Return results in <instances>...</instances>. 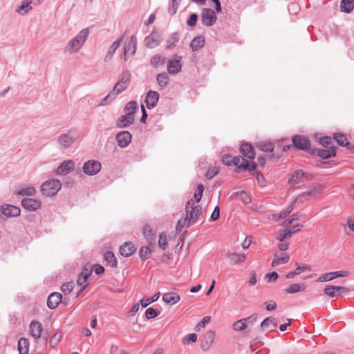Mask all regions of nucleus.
I'll list each match as a JSON object with an SVG mask.
<instances>
[{
  "mask_svg": "<svg viewBox=\"0 0 354 354\" xmlns=\"http://www.w3.org/2000/svg\"><path fill=\"white\" fill-rule=\"evenodd\" d=\"M324 189V186L318 185L312 187L309 191L302 193L286 209L281 211L279 214H272V219L275 221H277L281 218H285L294 209L293 205L297 203L298 200H300L301 202L304 200L308 201L312 198L316 197L317 196L322 194Z\"/></svg>",
  "mask_w": 354,
  "mask_h": 354,
  "instance_id": "obj_1",
  "label": "nucleus"
},
{
  "mask_svg": "<svg viewBox=\"0 0 354 354\" xmlns=\"http://www.w3.org/2000/svg\"><path fill=\"white\" fill-rule=\"evenodd\" d=\"M88 33V28H84L75 38L69 41L67 48L70 53L77 52L81 48L87 39Z\"/></svg>",
  "mask_w": 354,
  "mask_h": 354,
  "instance_id": "obj_2",
  "label": "nucleus"
},
{
  "mask_svg": "<svg viewBox=\"0 0 354 354\" xmlns=\"http://www.w3.org/2000/svg\"><path fill=\"white\" fill-rule=\"evenodd\" d=\"M131 75L129 71H123L121 77L115 84L113 90L104 100H106L110 97H115L122 91H124L129 85Z\"/></svg>",
  "mask_w": 354,
  "mask_h": 354,
  "instance_id": "obj_3",
  "label": "nucleus"
},
{
  "mask_svg": "<svg viewBox=\"0 0 354 354\" xmlns=\"http://www.w3.org/2000/svg\"><path fill=\"white\" fill-rule=\"evenodd\" d=\"M62 187V183L59 180L50 179L45 181L41 186V192L43 195L52 197L57 194Z\"/></svg>",
  "mask_w": 354,
  "mask_h": 354,
  "instance_id": "obj_4",
  "label": "nucleus"
},
{
  "mask_svg": "<svg viewBox=\"0 0 354 354\" xmlns=\"http://www.w3.org/2000/svg\"><path fill=\"white\" fill-rule=\"evenodd\" d=\"M186 216L189 221L195 223L202 214V207L197 203H195L193 199L187 202L185 206Z\"/></svg>",
  "mask_w": 354,
  "mask_h": 354,
  "instance_id": "obj_5",
  "label": "nucleus"
},
{
  "mask_svg": "<svg viewBox=\"0 0 354 354\" xmlns=\"http://www.w3.org/2000/svg\"><path fill=\"white\" fill-rule=\"evenodd\" d=\"M257 314H253L246 318L239 319L233 324L232 328L236 332H243L257 322Z\"/></svg>",
  "mask_w": 354,
  "mask_h": 354,
  "instance_id": "obj_6",
  "label": "nucleus"
},
{
  "mask_svg": "<svg viewBox=\"0 0 354 354\" xmlns=\"http://www.w3.org/2000/svg\"><path fill=\"white\" fill-rule=\"evenodd\" d=\"M349 292L346 287L327 285L324 290V293L330 297H337L342 294Z\"/></svg>",
  "mask_w": 354,
  "mask_h": 354,
  "instance_id": "obj_7",
  "label": "nucleus"
},
{
  "mask_svg": "<svg viewBox=\"0 0 354 354\" xmlns=\"http://www.w3.org/2000/svg\"><path fill=\"white\" fill-rule=\"evenodd\" d=\"M233 165L237 167L239 169L244 170L252 171L256 168V164L253 161H248L244 158L235 156L232 158Z\"/></svg>",
  "mask_w": 354,
  "mask_h": 354,
  "instance_id": "obj_8",
  "label": "nucleus"
},
{
  "mask_svg": "<svg viewBox=\"0 0 354 354\" xmlns=\"http://www.w3.org/2000/svg\"><path fill=\"white\" fill-rule=\"evenodd\" d=\"M181 56L174 55L171 59L167 61V71L169 74H176L181 71Z\"/></svg>",
  "mask_w": 354,
  "mask_h": 354,
  "instance_id": "obj_9",
  "label": "nucleus"
},
{
  "mask_svg": "<svg viewBox=\"0 0 354 354\" xmlns=\"http://www.w3.org/2000/svg\"><path fill=\"white\" fill-rule=\"evenodd\" d=\"M75 162L72 160L63 161L55 170V174L58 176H66L75 169Z\"/></svg>",
  "mask_w": 354,
  "mask_h": 354,
  "instance_id": "obj_10",
  "label": "nucleus"
},
{
  "mask_svg": "<svg viewBox=\"0 0 354 354\" xmlns=\"http://www.w3.org/2000/svg\"><path fill=\"white\" fill-rule=\"evenodd\" d=\"M101 169V164L97 160H90L86 162L83 166V171L88 175H95Z\"/></svg>",
  "mask_w": 354,
  "mask_h": 354,
  "instance_id": "obj_11",
  "label": "nucleus"
},
{
  "mask_svg": "<svg viewBox=\"0 0 354 354\" xmlns=\"http://www.w3.org/2000/svg\"><path fill=\"white\" fill-rule=\"evenodd\" d=\"M21 205L28 211L35 212L41 208V203L37 198H26L21 201Z\"/></svg>",
  "mask_w": 354,
  "mask_h": 354,
  "instance_id": "obj_12",
  "label": "nucleus"
},
{
  "mask_svg": "<svg viewBox=\"0 0 354 354\" xmlns=\"http://www.w3.org/2000/svg\"><path fill=\"white\" fill-rule=\"evenodd\" d=\"M348 275L346 270L330 272L321 274L317 279L318 282H325L331 281L337 277H344Z\"/></svg>",
  "mask_w": 354,
  "mask_h": 354,
  "instance_id": "obj_13",
  "label": "nucleus"
},
{
  "mask_svg": "<svg viewBox=\"0 0 354 354\" xmlns=\"http://www.w3.org/2000/svg\"><path fill=\"white\" fill-rule=\"evenodd\" d=\"M137 39L136 36H131L128 44L124 46V59L127 61L129 56H132L136 51Z\"/></svg>",
  "mask_w": 354,
  "mask_h": 354,
  "instance_id": "obj_14",
  "label": "nucleus"
},
{
  "mask_svg": "<svg viewBox=\"0 0 354 354\" xmlns=\"http://www.w3.org/2000/svg\"><path fill=\"white\" fill-rule=\"evenodd\" d=\"M202 21L207 26H212L216 21L214 11L211 9H203L202 12Z\"/></svg>",
  "mask_w": 354,
  "mask_h": 354,
  "instance_id": "obj_15",
  "label": "nucleus"
},
{
  "mask_svg": "<svg viewBox=\"0 0 354 354\" xmlns=\"http://www.w3.org/2000/svg\"><path fill=\"white\" fill-rule=\"evenodd\" d=\"M30 335L37 342L41 337L42 331V324L37 321L33 320L30 322Z\"/></svg>",
  "mask_w": 354,
  "mask_h": 354,
  "instance_id": "obj_16",
  "label": "nucleus"
},
{
  "mask_svg": "<svg viewBox=\"0 0 354 354\" xmlns=\"http://www.w3.org/2000/svg\"><path fill=\"white\" fill-rule=\"evenodd\" d=\"M214 333L212 330L206 332L201 340V347L203 351H207L214 341Z\"/></svg>",
  "mask_w": 354,
  "mask_h": 354,
  "instance_id": "obj_17",
  "label": "nucleus"
},
{
  "mask_svg": "<svg viewBox=\"0 0 354 354\" xmlns=\"http://www.w3.org/2000/svg\"><path fill=\"white\" fill-rule=\"evenodd\" d=\"M91 266L86 267L85 266L82 272L78 276V278L77 279V283L82 286L83 288H85L87 286V280L88 278L91 274Z\"/></svg>",
  "mask_w": 354,
  "mask_h": 354,
  "instance_id": "obj_18",
  "label": "nucleus"
},
{
  "mask_svg": "<svg viewBox=\"0 0 354 354\" xmlns=\"http://www.w3.org/2000/svg\"><path fill=\"white\" fill-rule=\"evenodd\" d=\"M116 140L120 147H126L129 145L131 140V135L129 131H121L116 136Z\"/></svg>",
  "mask_w": 354,
  "mask_h": 354,
  "instance_id": "obj_19",
  "label": "nucleus"
},
{
  "mask_svg": "<svg viewBox=\"0 0 354 354\" xmlns=\"http://www.w3.org/2000/svg\"><path fill=\"white\" fill-rule=\"evenodd\" d=\"M159 100V94L156 91H149L145 97L146 106L148 109L153 108Z\"/></svg>",
  "mask_w": 354,
  "mask_h": 354,
  "instance_id": "obj_20",
  "label": "nucleus"
},
{
  "mask_svg": "<svg viewBox=\"0 0 354 354\" xmlns=\"http://www.w3.org/2000/svg\"><path fill=\"white\" fill-rule=\"evenodd\" d=\"M1 211L6 216H18L21 213L19 207L11 205H2Z\"/></svg>",
  "mask_w": 354,
  "mask_h": 354,
  "instance_id": "obj_21",
  "label": "nucleus"
},
{
  "mask_svg": "<svg viewBox=\"0 0 354 354\" xmlns=\"http://www.w3.org/2000/svg\"><path fill=\"white\" fill-rule=\"evenodd\" d=\"M136 250L135 245L131 242H126L120 248V253L122 256L129 257Z\"/></svg>",
  "mask_w": 354,
  "mask_h": 354,
  "instance_id": "obj_22",
  "label": "nucleus"
},
{
  "mask_svg": "<svg viewBox=\"0 0 354 354\" xmlns=\"http://www.w3.org/2000/svg\"><path fill=\"white\" fill-rule=\"evenodd\" d=\"M294 146L299 149H307L310 147L309 141L301 136H295L292 138Z\"/></svg>",
  "mask_w": 354,
  "mask_h": 354,
  "instance_id": "obj_23",
  "label": "nucleus"
},
{
  "mask_svg": "<svg viewBox=\"0 0 354 354\" xmlns=\"http://www.w3.org/2000/svg\"><path fill=\"white\" fill-rule=\"evenodd\" d=\"M62 296L59 292L51 293L48 298L47 305L50 309H55L62 301Z\"/></svg>",
  "mask_w": 354,
  "mask_h": 354,
  "instance_id": "obj_24",
  "label": "nucleus"
},
{
  "mask_svg": "<svg viewBox=\"0 0 354 354\" xmlns=\"http://www.w3.org/2000/svg\"><path fill=\"white\" fill-rule=\"evenodd\" d=\"M290 259L289 255L286 252L276 253L274 255V259L272 262V266H277L281 264H285L288 262Z\"/></svg>",
  "mask_w": 354,
  "mask_h": 354,
  "instance_id": "obj_25",
  "label": "nucleus"
},
{
  "mask_svg": "<svg viewBox=\"0 0 354 354\" xmlns=\"http://www.w3.org/2000/svg\"><path fill=\"white\" fill-rule=\"evenodd\" d=\"M73 140V136L71 133H68L60 136L58 140V142L62 149H66L72 145Z\"/></svg>",
  "mask_w": 354,
  "mask_h": 354,
  "instance_id": "obj_26",
  "label": "nucleus"
},
{
  "mask_svg": "<svg viewBox=\"0 0 354 354\" xmlns=\"http://www.w3.org/2000/svg\"><path fill=\"white\" fill-rule=\"evenodd\" d=\"M277 326L276 319L273 317H267L261 324V328L263 331L272 330Z\"/></svg>",
  "mask_w": 354,
  "mask_h": 354,
  "instance_id": "obj_27",
  "label": "nucleus"
},
{
  "mask_svg": "<svg viewBox=\"0 0 354 354\" xmlns=\"http://www.w3.org/2000/svg\"><path fill=\"white\" fill-rule=\"evenodd\" d=\"M180 297L176 292H167L163 294L162 300L167 304L174 305L180 301Z\"/></svg>",
  "mask_w": 354,
  "mask_h": 354,
  "instance_id": "obj_28",
  "label": "nucleus"
},
{
  "mask_svg": "<svg viewBox=\"0 0 354 354\" xmlns=\"http://www.w3.org/2000/svg\"><path fill=\"white\" fill-rule=\"evenodd\" d=\"M134 121L133 117L130 113L120 116L117 122V125L120 128L126 127L131 124Z\"/></svg>",
  "mask_w": 354,
  "mask_h": 354,
  "instance_id": "obj_29",
  "label": "nucleus"
},
{
  "mask_svg": "<svg viewBox=\"0 0 354 354\" xmlns=\"http://www.w3.org/2000/svg\"><path fill=\"white\" fill-rule=\"evenodd\" d=\"M228 259L232 264L236 265L245 262L247 257L244 254L233 252L228 255Z\"/></svg>",
  "mask_w": 354,
  "mask_h": 354,
  "instance_id": "obj_30",
  "label": "nucleus"
},
{
  "mask_svg": "<svg viewBox=\"0 0 354 354\" xmlns=\"http://www.w3.org/2000/svg\"><path fill=\"white\" fill-rule=\"evenodd\" d=\"M241 153L245 157L250 160L254 158V152L252 146L248 143H244L241 147Z\"/></svg>",
  "mask_w": 354,
  "mask_h": 354,
  "instance_id": "obj_31",
  "label": "nucleus"
},
{
  "mask_svg": "<svg viewBox=\"0 0 354 354\" xmlns=\"http://www.w3.org/2000/svg\"><path fill=\"white\" fill-rule=\"evenodd\" d=\"M30 342L27 338L22 337L18 342L19 354H28Z\"/></svg>",
  "mask_w": 354,
  "mask_h": 354,
  "instance_id": "obj_32",
  "label": "nucleus"
},
{
  "mask_svg": "<svg viewBox=\"0 0 354 354\" xmlns=\"http://www.w3.org/2000/svg\"><path fill=\"white\" fill-rule=\"evenodd\" d=\"M122 39L119 38L116 41H115L113 44L110 46L106 55L104 57V60L106 62L110 60L113 56V55L115 53V50L119 48L120 43L122 41Z\"/></svg>",
  "mask_w": 354,
  "mask_h": 354,
  "instance_id": "obj_33",
  "label": "nucleus"
},
{
  "mask_svg": "<svg viewBox=\"0 0 354 354\" xmlns=\"http://www.w3.org/2000/svg\"><path fill=\"white\" fill-rule=\"evenodd\" d=\"M354 8V0H342L340 10L342 12L349 13Z\"/></svg>",
  "mask_w": 354,
  "mask_h": 354,
  "instance_id": "obj_34",
  "label": "nucleus"
},
{
  "mask_svg": "<svg viewBox=\"0 0 354 354\" xmlns=\"http://www.w3.org/2000/svg\"><path fill=\"white\" fill-rule=\"evenodd\" d=\"M104 259L107 265L111 268L117 267V259L112 252H106L104 254Z\"/></svg>",
  "mask_w": 354,
  "mask_h": 354,
  "instance_id": "obj_35",
  "label": "nucleus"
},
{
  "mask_svg": "<svg viewBox=\"0 0 354 354\" xmlns=\"http://www.w3.org/2000/svg\"><path fill=\"white\" fill-rule=\"evenodd\" d=\"M336 150L335 147H329L325 149H320L318 151V155L324 159H327L330 157L335 156Z\"/></svg>",
  "mask_w": 354,
  "mask_h": 354,
  "instance_id": "obj_36",
  "label": "nucleus"
},
{
  "mask_svg": "<svg viewBox=\"0 0 354 354\" xmlns=\"http://www.w3.org/2000/svg\"><path fill=\"white\" fill-rule=\"evenodd\" d=\"M205 44V38L202 36L195 37L191 42L190 46L193 50L201 48Z\"/></svg>",
  "mask_w": 354,
  "mask_h": 354,
  "instance_id": "obj_37",
  "label": "nucleus"
},
{
  "mask_svg": "<svg viewBox=\"0 0 354 354\" xmlns=\"http://www.w3.org/2000/svg\"><path fill=\"white\" fill-rule=\"evenodd\" d=\"M303 176H304V173L301 171H300V170L295 171L292 174V175L288 182L290 185H292V186H295L301 180Z\"/></svg>",
  "mask_w": 354,
  "mask_h": 354,
  "instance_id": "obj_38",
  "label": "nucleus"
},
{
  "mask_svg": "<svg viewBox=\"0 0 354 354\" xmlns=\"http://www.w3.org/2000/svg\"><path fill=\"white\" fill-rule=\"evenodd\" d=\"M291 236V232L288 229L279 230L274 234V237L280 242L283 241L286 239L290 238Z\"/></svg>",
  "mask_w": 354,
  "mask_h": 354,
  "instance_id": "obj_39",
  "label": "nucleus"
},
{
  "mask_svg": "<svg viewBox=\"0 0 354 354\" xmlns=\"http://www.w3.org/2000/svg\"><path fill=\"white\" fill-rule=\"evenodd\" d=\"M305 290V286H301L299 283H294L290 285L288 288L285 289L284 292L287 294H293L299 291H304Z\"/></svg>",
  "mask_w": 354,
  "mask_h": 354,
  "instance_id": "obj_40",
  "label": "nucleus"
},
{
  "mask_svg": "<svg viewBox=\"0 0 354 354\" xmlns=\"http://www.w3.org/2000/svg\"><path fill=\"white\" fill-rule=\"evenodd\" d=\"M150 63L154 68H158L164 65L165 59L160 55H155L151 58Z\"/></svg>",
  "mask_w": 354,
  "mask_h": 354,
  "instance_id": "obj_41",
  "label": "nucleus"
},
{
  "mask_svg": "<svg viewBox=\"0 0 354 354\" xmlns=\"http://www.w3.org/2000/svg\"><path fill=\"white\" fill-rule=\"evenodd\" d=\"M138 109L137 103L135 101L129 102L124 107V112L127 114L130 113L135 118V113Z\"/></svg>",
  "mask_w": 354,
  "mask_h": 354,
  "instance_id": "obj_42",
  "label": "nucleus"
},
{
  "mask_svg": "<svg viewBox=\"0 0 354 354\" xmlns=\"http://www.w3.org/2000/svg\"><path fill=\"white\" fill-rule=\"evenodd\" d=\"M194 223L189 221V218L185 216V218H180L177 223L176 230L180 232L184 227H188Z\"/></svg>",
  "mask_w": 354,
  "mask_h": 354,
  "instance_id": "obj_43",
  "label": "nucleus"
},
{
  "mask_svg": "<svg viewBox=\"0 0 354 354\" xmlns=\"http://www.w3.org/2000/svg\"><path fill=\"white\" fill-rule=\"evenodd\" d=\"M62 339V334L60 332H57L55 333L53 337L50 338L49 344L51 347H56Z\"/></svg>",
  "mask_w": 354,
  "mask_h": 354,
  "instance_id": "obj_44",
  "label": "nucleus"
},
{
  "mask_svg": "<svg viewBox=\"0 0 354 354\" xmlns=\"http://www.w3.org/2000/svg\"><path fill=\"white\" fill-rule=\"evenodd\" d=\"M32 3V0H26L21 2V6L17 10V12L21 13V11H24V13H27L29 10L32 9L30 4Z\"/></svg>",
  "mask_w": 354,
  "mask_h": 354,
  "instance_id": "obj_45",
  "label": "nucleus"
},
{
  "mask_svg": "<svg viewBox=\"0 0 354 354\" xmlns=\"http://www.w3.org/2000/svg\"><path fill=\"white\" fill-rule=\"evenodd\" d=\"M159 86L162 88L167 86L169 82V77L166 73H160L156 77Z\"/></svg>",
  "mask_w": 354,
  "mask_h": 354,
  "instance_id": "obj_46",
  "label": "nucleus"
},
{
  "mask_svg": "<svg viewBox=\"0 0 354 354\" xmlns=\"http://www.w3.org/2000/svg\"><path fill=\"white\" fill-rule=\"evenodd\" d=\"M203 185L200 184L197 186V187L194 192V201L195 202V203L198 204L201 201L202 196H203Z\"/></svg>",
  "mask_w": 354,
  "mask_h": 354,
  "instance_id": "obj_47",
  "label": "nucleus"
},
{
  "mask_svg": "<svg viewBox=\"0 0 354 354\" xmlns=\"http://www.w3.org/2000/svg\"><path fill=\"white\" fill-rule=\"evenodd\" d=\"M197 340V335L195 333H189L185 335L182 339V344L184 345L190 344L196 342Z\"/></svg>",
  "mask_w": 354,
  "mask_h": 354,
  "instance_id": "obj_48",
  "label": "nucleus"
},
{
  "mask_svg": "<svg viewBox=\"0 0 354 354\" xmlns=\"http://www.w3.org/2000/svg\"><path fill=\"white\" fill-rule=\"evenodd\" d=\"M36 193V189L34 187H27L21 189L19 192V195L21 196H33Z\"/></svg>",
  "mask_w": 354,
  "mask_h": 354,
  "instance_id": "obj_49",
  "label": "nucleus"
},
{
  "mask_svg": "<svg viewBox=\"0 0 354 354\" xmlns=\"http://www.w3.org/2000/svg\"><path fill=\"white\" fill-rule=\"evenodd\" d=\"M152 250L147 246H143L140 249V257L142 260H146L149 257Z\"/></svg>",
  "mask_w": 354,
  "mask_h": 354,
  "instance_id": "obj_50",
  "label": "nucleus"
},
{
  "mask_svg": "<svg viewBox=\"0 0 354 354\" xmlns=\"http://www.w3.org/2000/svg\"><path fill=\"white\" fill-rule=\"evenodd\" d=\"M160 314V311L153 308H149L145 311V316L147 319H150L157 317Z\"/></svg>",
  "mask_w": 354,
  "mask_h": 354,
  "instance_id": "obj_51",
  "label": "nucleus"
},
{
  "mask_svg": "<svg viewBox=\"0 0 354 354\" xmlns=\"http://www.w3.org/2000/svg\"><path fill=\"white\" fill-rule=\"evenodd\" d=\"M73 288H74V283L73 281L66 282V283H63V285L62 286V290L64 294L68 295L71 293V292L72 291Z\"/></svg>",
  "mask_w": 354,
  "mask_h": 354,
  "instance_id": "obj_52",
  "label": "nucleus"
},
{
  "mask_svg": "<svg viewBox=\"0 0 354 354\" xmlns=\"http://www.w3.org/2000/svg\"><path fill=\"white\" fill-rule=\"evenodd\" d=\"M334 138L340 145L346 146L348 145L347 138L346 137V136L343 134H335Z\"/></svg>",
  "mask_w": 354,
  "mask_h": 354,
  "instance_id": "obj_53",
  "label": "nucleus"
},
{
  "mask_svg": "<svg viewBox=\"0 0 354 354\" xmlns=\"http://www.w3.org/2000/svg\"><path fill=\"white\" fill-rule=\"evenodd\" d=\"M146 45L149 48H154L158 45V41L154 39L153 35L148 36L145 39Z\"/></svg>",
  "mask_w": 354,
  "mask_h": 354,
  "instance_id": "obj_54",
  "label": "nucleus"
},
{
  "mask_svg": "<svg viewBox=\"0 0 354 354\" xmlns=\"http://www.w3.org/2000/svg\"><path fill=\"white\" fill-rule=\"evenodd\" d=\"M295 270L297 271V274L299 275L304 272L311 271L312 268L310 266L307 264L299 266L298 263H297V268Z\"/></svg>",
  "mask_w": 354,
  "mask_h": 354,
  "instance_id": "obj_55",
  "label": "nucleus"
},
{
  "mask_svg": "<svg viewBox=\"0 0 354 354\" xmlns=\"http://www.w3.org/2000/svg\"><path fill=\"white\" fill-rule=\"evenodd\" d=\"M210 320V316L204 317L202 320L196 325V330H199L201 328H205V326L209 323Z\"/></svg>",
  "mask_w": 354,
  "mask_h": 354,
  "instance_id": "obj_56",
  "label": "nucleus"
},
{
  "mask_svg": "<svg viewBox=\"0 0 354 354\" xmlns=\"http://www.w3.org/2000/svg\"><path fill=\"white\" fill-rule=\"evenodd\" d=\"M158 245L162 250H165L167 245V236L165 234H161L159 236Z\"/></svg>",
  "mask_w": 354,
  "mask_h": 354,
  "instance_id": "obj_57",
  "label": "nucleus"
},
{
  "mask_svg": "<svg viewBox=\"0 0 354 354\" xmlns=\"http://www.w3.org/2000/svg\"><path fill=\"white\" fill-rule=\"evenodd\" d=\"M331 142L332 139L329 136L323 137L319 139V143L326 148L330 147V145L331 144Z\"/></svg>",
  "mask_w": 354,
  "mask_h": 354,
  "instance_id": "obj_58",
  "label": "nucleus"
},
{
  "mask_svg": "<svg viewBox=\"0 0 354 354\" xmlns=\"http://www.w3.org/2000/svg\"><path fill=\"white\" fill-rule=\"evenodd\" d=\"M259 148L263 151H272L273 150V146L270 142L260 143Z\"/></svg>",
  "mask_w": 354,
  "mask_h": 354,
  "instance_id": "obj_59",
  "label": "nucleus"
},
{
  "mask_svg": "<svg viewBox=\"0 0 354 354\" xmlns=\"http://www.w3.org/2000/svg\"><path fill=\"white\" fill-rule=\"evenodd\" d=\"M218 171V169L217 167H214L212 168H209L206 173V177L208 179H212L213 177H214Z\"/></svg>",
  "mask_w": 354,
  "mask_h": 354,
  "instance_id": "obj_60",
  "label": "nucleus"
},
{
  "mask_svg": "<svg viewBox=\"0 0 354 354\" xmlns=\"http://www.w3.org/2000/svg\"><path fill=\"white\" fill-rule=\"evenodd\" d=\"M198 16L196 14H192L187 21V24L189 26H194L196 24Z\"/></svg>",
  "mask_w": 354,
  "mask_h": 354,
  "instance_id": "obj_61",
  "label": "nucleus"
},
{
  "mask_svg": "<svg viewBox=\"0 0 354 354\" xmlns=\"http://www.w3.org/2000/svg\"><path fill=\"white\" fill-rule=\"evenodd\" d=\"M219 216H220V208L218 206H216L213 212L212 213L211 220L213 221H216L219 218Z\"/></svg>",
  "mask_w": 354,
  "mask_h": 354,
  "instance_id": "obj_62",
  "label": "nucleus"
},
{
  "mask_svg": "<svg viewBox=\"0 0 354 354\" xmlns=\"http://www.w3.org/2000/svg\"><path fill=\"white\" fill-rule=\"evenodd\" d=\"M265 305L267 310H273L277 307L276 303L272 300L266 301Z\"/></svg>",
  "mask_w": 354,
  "mask_h": 354,
  "instance_id": "obj_63",
  "label": "nucleus"
},
{
  "mask_svg": "<svg viewBox=\"0 0 354 354\" xmlns=\"http://www.w3.org/2000/svg\"><path fill=\"white\" fill-rule=\"evenodd\" d=\"M346 225L348 227V228L354 232V219L352 218H348L346 220Z\"/></svg>",
  "mask_w": 354,
  "mask_h": 354,
  "instance_id": "obj_64",
  "label": "nucleus"
}]
</instances>
